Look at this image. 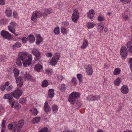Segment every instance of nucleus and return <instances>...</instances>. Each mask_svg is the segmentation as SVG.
I'll use <instances>...</instances> for the list:
<instances>
[{
  "label": "nucleus",
  "mask_w": 132,
  "mask_h": 132,
  "mask_svg": "<svg viewBox=\"0 0 132 132\" xmlns=\"http://www.w3.org/2000/svg\"><path fill=\"white\" fill-rule=\"evenodd\" d=\"M32 55L30 54L27 53L26 52H21L18 55V57L17 59L16 63L19 66L22 65L21 60L22 61L23 66L26 67L30 65L32 60Z\"/></svg>",
  "instance_id": "obj_1"
},
{
  "label": "nucleus",
  "mask_w": 132,
  "mask_h": 132,
  "mask_svg": "<svg viewBox=\"0 0 132 132\" xmlns=\"http://www.w3.org/2000/svg\"><path fill=\"white\" fill-rule=\"evenodd\" d=\"M14 76L16 79V82L17 84V85L19 87H21L23 85V79L21 76L16 78L19 75V71L16 68H14Z\"/></svg>",
  "instance_id": "obj_2"
},
{
  "label": "nucleus",
  "mask_w": 132,
  "mask_h": 132,
  "mask_svg": "<svg viewBox=\"0 0 132 132\" xmlns=\"http://www.w3.org/2000/svg\"><path fill=\"white\" fill-rule=\"evenodd\" d=\"M80 93L79 92H74L70 95L69 101L72 104L74 103L77 98H79L80 96Z\"/></svg>",
  "instance_id": "obj_3"
},
{
  "label": "nucleus",
  "mask_w": 132,
  "mask_h": 132,
  "mask_svg": "<svg viewBox=\"0 0 132 132\" xmlns=\"http://www.w3.org/2000/svg\"><path fill=\"white\" fill-rule=\"evenodd\" d=\"M60 57V55L59 53H55L54 57L49 62L50 65L52 66L56 65Z\"/></svg>",
  "instance_id": "obj_4"
},
{
  "label": "nucleus",
  "mask_w": 132,
  "mask_h": 132,
  "mask_svg": "<svg viewBox=\"0 0 132 132\" xmlns=\"http://www.w3.org/2000/svg\"><path fill=\"white\" fill-rule=\"evenodd\" d=\"M24 123V121L22 120H20L18 123L13 124L14 130L19 132L21 129Z\"/></svg>",
  "instance_id": "obj_5"
},
{
  "label": "nucleus",
  "mask_w": 132,
  "mask_h": 132,
  "mask_svg": "<svg viewBox=\"0 0 132 132\" xmlns=\"http://www.w3.org/2000/svg\"><path fill=\"white\" fill-rule=\"evenodd\" d=\"M79 15L78 10L75 9L73 11L72 16V20L75 23H77L79 19Z\"/></svg>",
  "instance_id": "obj_6"
},
{
  "label": "nucleus",
  "mask_w": 132,
  "mask_h": 132,
  "mask_svg": "<svg viewBox=\"0 0 132 132\" xmlns=\"http://www.w3.org/2000/svg\"><path fill=\"white\" fill-rule=\"evenodd\" d=\"M1 34L3 38L7 39L8 40H11L12 38L11 34L8 32L4 30H2L1 31Z\"/></svg>",
  "instance_id": "obj_7"
},
{
  "label": "nucleus",
  "mask_w": 132,
  "mask_h": 132,
  "mask_svg": "<svg viewBox=\"0 0 132 132\" xmlns=\"http://www.w3.org/2000/svg\"><path fill=\"white\" fill-rule=\"evenodd\" d=\"M10 26H8V30L12 33H15V28L18 26V25L15 22L13 21H11L10 23Z\"/></svg>",
  "instance_id": "obj_8"
},
{
  "label": "nucleus",
  "mask_w": 132,
  "mask_h": 132,
  "mask_svg": "<svg viewBox=\"0 0 132 132\" xmlns=\"http://www.w3.org/2000/svg\"><path fill=\"white\" fill-rule=\"evenodd\" d=\"M12 93L13 97L16 99H18L21 96L22 92L20 89L17 88L14 92Z\"/></svg>",
  "instance_id": "obj_9"
},
{
  "label": "nucleus",
  "mask_w": 132,
  "mask_h": 132,
  "mask_svg": "<svg viewBox=\"0 0 132 132\" xmlns=\"http://www.w3.org/2000/svg\"><path fill=\"white\" fill-rule=\"evenodd\" d=\"M127 49L125 47H122L120 51V55L123 60L125 59L127 56Z\"/></svg>",
  "instance_id": "obj_10"
},
{
  "label": "nucleus",
  "mask_w": 132,
  "mask_h": 132,
  "mask_svg": "<svg viewBox=\"0 0 132 132\" xmlns=\"http://www.w3.org/2000/svg\"><path fill=\"white\" fill-rule=\"evenodd\" d=\"M13 97V94L12 93L10 94H5L4 95L3 98L4 99H7L9 100V102L10 103L12 102V106H13L14 105L15 103L14 102H13V101L12 100Z\"/></svg>",
  "instance_id": "obj_11"
},
{
  "label": "nucleus",
  "mask_w": 132,
  "mask_h": 132,
  "mask_svg": "<svg viewBox=\"0 0 132 132\" xmlns=\"http://www.w3.org/2000/svg\"><path fill=\"white\" fill-rule=\"evenodd\" d=\"M24 78L25 80H29L32 81H35V79L32 78L28 72L24 71Z\"/></svg>",
  "instance_id": "obj_12"
},
{
  "label": "nucleus",
  "mask_w": 132,
  "mask_h": 132,
  "mask_svg": "<svg viewBox=\"0 0 132 132\" xmlns=\"http://www.w3.org/2000/svg\"><path fill=\"white\" fill-rule=\"evenodd\" d=\"M130 13L128 9L126 10L122 14V18L125 21H128L129 19V15Z\"/></svg>",
  "instance_id": "obj_13"
},
{
  "label": "nucleus",
  "mask_w": 132,
  "mask_h": 132,
  "mask_svg": "<svg viewBox=\"0 0 132 132\" xmlns=\"http://www.w3.org/2000/svg\"><path fill=\"white\" fill-rule=\"evenodd\" d=\"M39 15H41V13L39 12L35 11L34 12L31 17V20L33 21L36 20Z\"/></svg>",
  "instance_id": "obj_14"
},
{
  "label": "nucleus",
  "mask_w": 132,
  "mask_h": 132,
  "mask_svg": "<svg viewBox=\"0 0 132 132\" xmlns=\"http://www.w3.org/2000/svg\"><path fill=\"white\" fill-rule=\"evenodd\" d=\"M86 72L88 75L91 76L92 74L93 70L90 65H88L86 68Z\"/></svg>",
  "instance_id": "obj_15"
},
{
  "label": "nucleus",
  "mask_w": 132,
  "mask_h": 132,
  "mask_svg": "<svg viewBox=\"0 0 132 132\" xmlns=\"http://www.w3.org/2000/svg\"><path fill=\"white\" fill-rule=\"evenodd\" d=\"M52 11V9H46L44 12L41 14V15H42L45 18L46 17L47 14L51 13Z\"/></svg>",
  "instance_id": "obj_16"
},
{
  "label": "nucleus",
  "mask_w": 132,
  "mask_h": 132,
  "mask_svg": "<svg viewBox=\"0 0 132 132\" xmlns=\"http://www.w3.org/2000/svg\"><path fill=\"white\" fill-rule=\"evenodd\" d=\"M121 92L124 94H127L128 91V87L126 85H123L120 89Z\"/></svg>",
  "instance_id": "obj_17"
},
{
  "label": "nucleus",
  "mask_w": 132,
  "mask_h": 132,
  "mask_svg": "<svg viewBox=\"0 0 132 132\" xmlns=\"http://www.w3.org/2000/svg\"><path fill=\"white\" fill-rule=\"evenodd\" d=\"M95 13V11L93 9H91L87 13V16L88 18L92 19L93 18Z\"/></svg>",
  "instance_id": "obj_18"
},
{
  "label": "nucleus",
  "mask_w": 132,
  "mask_h": 132,
  "mask_svg": "<svg viewBox=\"0 0 132 132\" xmlns=\"http://www.w3.org/2000/svg\"><path fill=\"white\" fill-rule=\"evenodd\" d=\"M100 97L99 95L93 96L90 95L87 97V100L88 101H94L95 100H98L99 99Z\"/></svg>",
  "instance_id": "obj_19"
},
{
  "label": "nucleus",
  "mask_w": 132,
  "mask_h": 132,
  "mask_svg": "<svg viewBox=\"0 0 132 132\" xmlns=\"http://www.w3.org/2000/svg\"><path fill=\"white\" fill-rule=\"evenodd\" d=\"M44 109L45 112H49L51 110V108L49 106L47 102H46L44 103Z\"/></svg>",
  "instance_id": "obj_20"
},
{
  "label": "nucleus",
  "mask_w": 132,
  "mask_h": 132,
  "mask_svg": "<svg viewBox=\"0 0 132 132\" xmlns=\"http://www.w3.org/2000/svg\"><path fill=\"white\" fill-rule=\"evenodd\" d=\"M36 36L37 38L36 44L37 45L39 44L42 41L43 39L39 34H36Z\"/></svg>",
  "instance_id": "obj_21"
},
{
  "label": "nucleus",
  "mask_w": 132,
  "mask_h": 132,
  "mask_svg": "<svg viewBox=\"0 0 132 132\" xmlns=\"http://www.w3.org/2000/svg\"><path fill=\"white\" fill-rule=\"evenodd\" d=\"M104 25L103 23H100L98 24L97 29L98 31L99 32H102L104 28Z\"/></svg>",
  "instance_id": "obj_22"
},
{
  "label": "nucleus",
  "mask_w": 132,
  "mask_h": 132,
  "mask_svg": "<svg viewBox=\"0 0 132 132\" xmlns=\"http://www.w3.org/2000/svg\"><path fill=\"white\" fill-rule=\"evenodd\" d=\"M88 45V42L87 40L84 39L83 41V43L80 48L82 49H85Z\"/></svg>",
  "instance_id": "obj_23"
},
{
  "label": "nucleus",
  "mask_w": 132,
  "mask_h": 132,
  "mask_svg": "<svg viewBox=\"0 0 132 132\" xmlns=\"http://www.w3.org/2000/svg\"><path fill=\"white\" fill-rule=\"evenodd\" d=\"M43 68V66L42 65L38 64L35 65L34 69L36 71L38 72H39L40 70L42 69Z\"/></svg>",
  "instance_id": "obj_24"
},
{
  "label": "nucleus",
  "mask_w": 132,
  "mask_h": 132,
  "mask_svg": "<svg viewBox=\"0 0 132 132\" xmlns=\"http://www.w3.org/2000/svg\"><path fill=\"white\" fill-rule=\"evenodd\" d=\"M127 47L129 52L132 54V43L131 42H128L127 44Z\"/></svg>",
  "instance_id": "obj_25"
},
{
  "label": "nucleus",
  "mask_w": 132,
  "mask_h": 132,
  "mask_svg": "<svg viewBox=\"0 0 132 132\" xmlns=\"http://www.w3.org/2000/svg\"><path fill=\"white\" fill-rule=\"evenodd\" d=\"M28 40L30 43H32L35 40V38L34 36L31 35H29L28 37Z\"/></svg>",
  "instance_id": "obj_26"
},
{
  "label": "nucleus",
  "mask_w": 132,
  "mask_h": 132,
  "mask_svg": "<svg viewBox=\"0 0 132 132\" xmlns=\"http://www.w3.org/2000/svg\"><path fill=\"white\" fill-rule=\"evenodd\" d=\"M9 85V83L8 82H6L4 85H2L0 87V88L2 91H4L6 88V86H8Z\"/></svg>",
  "instance_id": "obj_27"
},
{
  "label": "nucleus",
  "mask_w": 132,
  "mask_h": 132,
  "mask_svg": "<svg viewBox=\"0 0 132 132\" xmlns=\"http://www.w3.org/2000/svg\"><path fill=\"white\" fill-rule=\"evenodd\" d=\"M54 90L53 89H50L48 90V95L50 98H52L54 96Z\"/></svg>",
  "instance_id": "obj_28"
},
{
  "label": "nucleus",
  "mask_w": 132,
  "mask_h": 132,
  "mask_svg": "<svg viewBox=\"0 0 132 132\" xmlns=\"http://www.w3.org/2000/svg\"><path fill=\"white\" fill-rule=\"evenodd\" d=\"M32 53L35 56L40 55V52L37 49H34L32 51Z\"/></svg>",
  "instance_id": "obj_29"
},
{
  "label": "nucleus",
  "mask_w": 132,
  "mask_h": 132,
  "mask_svg": "<svg viewBox=\"0 0 132 132\" xmlns=\"http://www.w3.org/2000/svg\"><path fill=\"white\" fill-rule=\"evenodd\" d=\"M21 46V44L18 42H16L15 44L12 46V48L14 49H15L16 48H20Z\"/></svg>",
  "instance_id": "obj_30"
},
{
  "label": "nucleus",
  "mask_w": 132,
  "mask_h": 132,
  "mask_svg": "<svg viewBox=\"0 0 132 132\" xmlns=\"http://www.w3.org/2000/svg\"><path fill=\"white\" fill-rule=\"evenodd\" d=\"M96 25L95 23L88 22L87 23L86 26L88 28H91L94 27Z\"/></svg>",
  "instance_id": "obj_31"
},
{
  "label": "nucleus",
  "mask_w": 132,
  "mask_h": 132,
  "mask_svg": "<svg viewBox=\"0 0 132 132\" xmlns=\"http://www.w3.org/2000/svg\"><path fill=\"white\" fill-rule=\"evenodd\" d=\"M121 82L120 78H118L114 81V84L115 85L119 86Z\"/></svg>",
  "instance_id": "obj_32"
},
{
  "label": "nucleus",
  "mask_w": 132,
  "mask_h": 132,
  "mask_svg": "<svg viewBox=\"0 0 132 132\" xmlns=\"http://www.w3.org/2000/svg\"><path fill=\"white\" fill-rule=\"evenodd\" d=\"M40 117H36L32 120V123H37L40 121Z\"/></svg>",
  "instance_id": "obj_33"
},
{
  "label": "nucleus",
  "mask_w": 132,
  "mask_h": 132,
  "mask_svg": "<svg viewBox=\"0 0 132 132\" xmlns=\"http://www.w3.org/2000/svg\"><path fill=\"white\" fill-rule=\"evenodd\" d=\"M77 79L78 80L79 82L81 83L82 81V76L81 74H78L77 75Z\"/></svg>",
  "instance_id": "obj_34"
},
{
  "label": "nucleus",
  "mask_w": 132,
  "mask_h": 132,
  "mask_svg": "<svg viewBox=\"0 0 132 132\" xmlns=\"http://www.w3.org/2000/svg\"><path fill=\"white\" fill-rule=\"evenodd\" d=\"M5 13L8 17H10L12 15V12L10 9L7 10H6Z\"/></svg>",
  "instance_id": "obj_35"
},
{
  "label": "nucleus",
  "mask_w": 132,
  "mask_h": 132,
  "mask_svg": "<svg viewBox=\"0 0 132 132\" xmlns=\"http://www.w3.org/2000/svg\"><path fill=\"white\" fill-rule=\"evenodd\" d=\"M65 86L64 84H61L59 86L60 90L62 92H64L65 90Z\"/></svg>",
  "instance_id": "obj_36"
},
{
  "label": "nucleus",
  "mask_w": 132,
  "mask_h": 132,
  "mask_svg": "<svg viewBox=\"0 0 132 132\" xmlns=\"http://www.w3.org/2000/svg\"><path fill=\"white\" fill-rule=\"evenodd\" d=\"M68 29L64 27H62L61 28V31L63 34H66L68 33Z\"/></svg>",
  "instance_id": "obj_37"
},
{
  "label": "nucleus",
  "mask_w": 132,
  "mask_h": 132,
  "mask_svg": "<svg viewBox=\"0 0 132 132\" xmlns=\"http://www.w3.org/2000/svg\"><path fill=\"white\" fill-rule=\"evenodd\" d=\"M31 114L34 115H36L38 113V112L37 109L35 108H32L31 110Z\"/></svg>",
  "instance_id": "obj_38"
},
{
  "label": "nucleus",
  "mask_w": 132,
  "mask_h": 132,
  "mask_svg": "<svg viewBox=\"0 0 132 132\" xmlns=\"http://www.w3.org/2000/svg\"><path fill=\"white\" fill-rule=\"evenodd\" d=\"M120 71L121 70L120 69L116 68L114 69L113 71V74L114 75L119 74L120 72Z\"/></svg>",
  "instance_id": "obj_39"
},
{
  "label": "nucleus",
  "mask_w": 132,
  "mask_h": 132,
  "mask_svg": "<svg viewBox=\"0 0 132 132\" xmlns=\"http://www.w3.org/2000/svg\"><path fill=\"white\" fill-rule=\"evenodd\" d=\"M52 109L53 112L56 113L58 109V106L55 105H54L52 107Z\"/></svg>",
  "instance_id": "obj_40"
},
{
  "label": "nucleus",
  "mask_w": 132,
  "mask_h": 132,
  "mask_svg": "<svg viewBox=\"0 0 132 132\" xmlns=\"http://www.w3.org/2000/svg\"><path fill=\"white\" fill-rule=\"evenodd\" d=\"M54 32L55 34H58L60 33L59 28L56 27L54 30Z\"/></svg>",
  "instance_id": "obj_41"
},
{
  "label": "nucleus",
  "mask_w": 132,
  "mask_h": 132,
  "mask_svg": "<svg viewBox=\"0 0 132 132\" xmlns=\"http://www.w3.org/2000/svg\"><path fill=\"white\" fill-rule=\"evenodd\" d=\"M69 130L68 129V127L65 126L62 127L61 131L62 132H68Z\"/></svg>",
  "instance_id": "obj_42"
},
{
  "label": "nucleus",
  "mask_w": 132,
  "mask_h": 132,
  "mask_svg": "<svg viewBox=\"0 0 132 132\" xmlns=\"http://www.w3.org/2000/svg\"><path fill=\"white\" fill-rule=\"evenodd\" d=\"M48 82L46 80H45L43 81L42 84V86L43 87H45L48 85Z\"/></svg>",
  "instance_id": "obj_43"
},
{
  "label": "nucleus",
  "mask_w": 132,
  "mask_h": 132,
  "mask_svg": "<svg viewBox=\"0 0 132 132\" xmlns=\"http://www.w3.org/2000/svg\"><path fill=\"white\" fill-rule=\"evenodd\" d=\"M26 101V99L25 98H23L21 99H20L19 102L23 104L25 103Z\"/></svg>",
  "instance_id": "obj_44"
},
{
  "label": "nucleus",
  "mask_w": 132,
  "mask_h": 132,
  "mask_svg": "<svg viewBox=\"0 0 132 132\" xmlns=\"http://www.w3.org/2000/svg\"><path fill=\"white\" fill-rule=\"evenodd\" d=\"M6 88V90L7 92H9L10 91H11L13 88V87L11 85H10V86Z\"/></svg>",
  "instance_id": "obj_45"
},
{
  "label": "nucleus",
  "mask_w": 132,
  "mask_h": 132,
  "mask_svg": "<svg viewBox=\"0 0 132 132\" xmlns=\"http://www.w3.org/2000/svg\"><path fill=\"white\" fill-rule=\"evenodd\" d=\"M48 129L46 127H45L42 128L40 130L39 132H48Z\"/></svg>",
  "instance_id": "obj_46"
},
{
  "label": "nucleus",
  "mask_w": 132,
  "mask_h": 132,
  "mask_svg": "<svg viewBox=\"0 0 132 132\" xmlns=\"http://www.w3.org/2000/svg\"><path fill=\"white\" fill-rule=\"evenodd\" d=\"M100 22L103 21L104 20V18L103 16H99L97 19Z\"/></svg>",
  "instance_id": "obj_47"
},
{
  "label": "nucleus",
  "mask_w": 132,
  "mask_h": 132,
  "mask_svg": "<svg viewBox=\"0 0 132 132\" xmlns=\"http://www.w3.org/2000/svg\"><path fill=\"white\" fill-rule=\"evenodd\" d=\"M7 21L6 19H2L0 20V24H4L5 23V22Z\"/></svg>",
  "instance_id": "obj_48"
},
{
  "label": "nucleus",
  "mask_w": 132,
  "mask_h": 132,
  "mask_svg": "<svg viewBox=\"0 0 132 132\" xmlns=\"http://www.w3.org/2000/svg\"><path fill=\"white\" fill-rule=\"evenodd\" d=\"M13 122V125L12 124H10L9 125L8 127L9 129L11 130L13 129L14 130Z\"/></svg>",
  "instance_id": "obj_49"
},
{
  "label": "nucleus",
  "mask_w": 132,
  "mask_h": 132,
  "mask_svg": "<svg viewBox=\"0 0 132 132\" xmlns=\"http://www.w3.org/2000/svg\"><path fill=\"white\" fill-rule=\"evenodd\" d=\"M131 0H120L121 2L124 3H128L131 1Z\"/></svg>",
  "instance_id": "obj_50"
},
{
  "label": "nucleus",
  "mask_w": 132,
  "mask_h": 132,
  "mask_svg": "<svg viewBox=\"0 0 132 132\" xmlns=\"http://www.w3.org/2000/svg\"><path fill=\"white\" fill-rule=\"evenodd\" d=\"M62 24L65 26H67L69 25V23L67 21H64L62 22Z\"/></svg>",
  "instance_id": "obj_51"
},
{
  "label": "nucleus",
  "mask_w": 132,
  "mask_h": 132,
  "mask_svg": "<svg viewBox=\"0 0 132 132\" xmlns=\"http://www.w3.org/2000/svg\"><path fill=\"white\" fill-rule=\"evenodd\" d=\"M5 122L6 121L5 120H3V121L1 125L2 128H4L5 127Z\"/></svg>",
  "instance_id": "obj_52"
},
{
  "label": "nucleus",
  "mask_w": 132,
  "mask_h": 132,
  "mask_svg": "<svg viewBox=\"0 0 132 132\" xmlns=\"http://www.w3.org/2000/svg\"><path fill=\"white\" fill-rule=\"evenodd\" d=\"M22 42L23 43H25L26 42L27 40H28V38H27L26 37H23V38L21 39Z\"/></svg>",
  "instance_id": "obj_53"
},
{
  "label": "nucleus",
  "mask_w": 132,
  "mask_h": 132,
  "mask_svg": "<svg viewBox=\"0 0 132 132\" xmlns=\"http://www.w3.org/2000/svg\"><path fill=\"white\" fill-rule=\"evenodd\" d=\"M57 77L58 79L60 80H62L63 79V77L60 75H58L57 76Z\"/></svg>",
  "instance_id": "obj_54"
},
{
  "label": "nucleus",
  "mask_w": 132,
  "mask_h": 132,
  "mask_svg": "<svg viewBox=\"0 0 132 132\" xmlns=\"http://www.w3.org/2000/svg\"><path fill=\"white\" fill-rule=\"evenodd\" d=\"M45 54L47 57H51L52 56V54L50 53H47Z\"/></svg>",
  "instance_id": "obj_55"
},
{
  "label": "nucleus",
  "mask_w": 132,
  "mask_h": 132,
  "mask_svg": "<svg viewBox=\"0 0 132 132\" xmlns=\"http://www.w3.org/2000/svg\"><path fill=\"white\" fill-rule=\"evenodd\" d=\"M77 80L75 78H73L72 81L73 83L75 84H77Z\"/></svg>",
  "instance_id": "obj_56"
},
{
  "label": "nucleus",
  "mask_w": 132,
  "mask_h": 132,
  "mask_svg": "<svg viewBox=\"0 0 132 132\" xmlns=\"http://www.w3.org/2000/svg\"><path fill=\"white\" fill-rule=\"evenodd\" d=\"M5 4V0H0V5H4Z\"/></svg>",
  "instance_id": "obj_57"
},
{
  "label": "nucleus",
  "mask_w": 132,
  "mask_h": 132,
  "mask_svg": "<svg viewBox=\"0 0 132 132\" xmlns=\"http://www.w3.org/2000/svg\"><path fill=\"white\" fill-rule=\"evenodd\" d=\"M40 55H38L37 56H35V60L36 61H38L40 59Z\"/></svg>",
  "instance_id": "obj_58"
},
{
  "label": "nucleus",
  "mask_w": 132,
  "mask_h": 132,
  "mask_svg": "<svg viewBox=\"0 0 132 132\" xmlns=\"http://www.w3.org/2000/svg\"><path fill=\"white\" fill-rule=\"evenodd\" d=\"M6 57L4 56H2L1 58L0 61L1 62H4Z\"/></svg>",
  "instance_id": "obj_59"
},
{
  "label": "nucleus",
  "mask_w": 132,
  "mask_h": 132,
  "mask_svg": "<svg viewBox=\"0 0 132 132\" xmlns=\"http://www.w3.org/2000/svg\"><path fill=\"white\" fill-rule=\"evenodd\" d=\"M46 72L47 73H51L52 72V70H46Z\"/></svg>",
  "instance_id": "obj_60"
},
{
  "label": "nucleus",
  "mask_w": 132,
  "mask_h": 132,
  "mask_svg": "<svg viewBox=\"0 0 132 132\" xmlns=\"http://www.w3.org/2000/svg\"><path fill=\"white\" fill-rule=\"evenodd\" d=\"M109 66L110 65L109 64L106 63L105 64L104 66V68L106 69H107L108 68Z\"/></svg>",
  "instance_id": "obj_61"
},
{
  "label": "nucleus",
  "mask_w": 132,
  "mask_h": 132,
  "mask_svg": "<svg viewBox=\"0 0 132 132\" xmlns=\"http://www.w3.org/2000/svg\"><path fill=\"white\" fill-rule=\"evenodd\" d=\"M122 105L121 104L120 105L119 107L117 109V111H120V110L122 108Z\"/></svg>",
  "instance_id": "obj_62"
},
{
  "label": "nucleus",
  "mask_w": 132,
  "mask_h": 132,
  "mask_svg": "<svg viewBox=\"0 0 132 132\" xmlns=\"http://www.w3.org/2000/svg\"><path fill=\"white\" fill-rule=\"evenodd\" d=\"M17 13L16 11H14L13 12V15L14 17H15L16 16Z\"/></svg>",
  "instance_id": "obj_63"
},
{
  "label": "nucleus",
  "mask_w": 132,
  "mask_h": 132,
  "mask_svg": "<svg viewBox=\"0 0 132 132\" xmlns=\"http://www.w3.org/2000/svg\"><path fill=\"white\" fill-rule=\"evenodd\" d=\"M123 132H132V131L130 130H127Z\"/></svg>",
  "instance_id": "obj_64"
}]
</instances>
